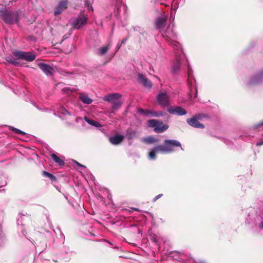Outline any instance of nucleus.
Returning a JSON list of instances; mask_svg holds the SVG:
<instances>
[{"label": "nucleus", "mask_w": 263, "mask_h": 263, "mask_svg": "<svg viewBox=\"0 0 263 263\" xmlns=\"http://www.w3.org/2000/svg\"><path fill=\"white\" fill-rule=\"evenodd\" d=\"M121 95L118 93H110L105 96L103 100L105 101L110 102L112 104V108L113 109H118L122 105V102L120 100Z\"/></svg>", "instance_id": "f257e3e1"}, {"label": "nucleus", "mask_w": 263, "mask_h": 263, "mask_svg": "<svg viewBox=\"0 0 263 263\" xmlns=\"http://www.w3.org/2000/svg\"><path fill=\"white\" fill-rule=\"evenodd\" d=\"M147 123L148 126L154 127V130L156 133H162L168 128V125L163 124L160 120L151 119Z\"/></svg>", "instance_id": "f03ea898"}, {"label": "nucleus", "mask_w": 263, "mask_h": 263, "mask_svg": "<svg viewBox=\"0 0 263 263\" xmlns=\"http://www.w3.org/2000/svg\"><path fill=\"white\" fill-rule=\"evenodd\" d=\"M2 17L5 22L9 24L17 23L20 19L18 12H9L5 11L3 12Z\"/></svg>", "instance_id": "7ed1b4c3"}, {"label": "nucleus", "mask_w": 263, "mask_h": 263, "mask_svg": "<svg viewBox=\"0 0 263 263\" xmlns=\"http://www.w3.org/2000/svg\"><path fill=\"white\" fill-rule=\"evenodd\" d=\"M204 116L205 115L202 114H196L192 118L187 119L186 122L189 125L194 128H204V125L200 123L199 120H201Z\"/></svg>", "instance_id": "20e7f679"}, {"label": "nucleus", "mask_w": 263, "mask_h": 263, "mask_svg": "<svg viewBox=\"0 0 263 263\" xmlns=\"http://www.w3.org/2000/svg\"><path fill=\"white\" fill-rule=\"evenodd\" d=\"M14 56L17 59H21L26 61L31 62L35 60L36 55L29 52H25L21 50H15L12 52Z\"/></svg>", "instance_id": "39448f33"}, {"label": "nucleus", "mask_w": 263, "mask_h": 263, "mask_svg": "<svg viewBox=\"0 0 263 263\" xmlns=\"http://www.w3.org/2000/svg\"><path fill=\"white\" fill-rule=\"evenodd\" d=\"M164 144L166 153H171L174 152V147H181V143L175 140H165L164 141Z\"/></svg>", "instance_id": "423d86ee"}, {"label": "nucleus", "mask_w": 263, "mask_h": 263, "mask_svg": "<svg viewBox=\"0 0 263 263\" xmlns=\"http://www.w3.org/2000/svg\"><path fill=\"white\" fill-rule=\"evenodd\" d=\"M68 0H62L58 3V5L54 9V14L55 15H59L66 10L68 7Z\"/></svg>", "instance_id": "0eeeda50"}, {"label": "nucleus", "mask_w": 263, "mask_h": 263, "mask_svg": "<svg viewBox=\"0 0 263 263\" xmlns=\"http://www.w3.org/2000/svg\"><path fill=\"white\" fill-rule=\"evenodd\" d=\"M87 18L85 16H79L72 23V26L76 29H80L86 23Z\"/></svg>", "instance_id": "6e6552de"}, {"label": "nucleus", "mask_w": 263, "mask_h": 263, "mask_svg": "<svg viewBox=\"0 0 263 263\" xmlns=\"http://www.w3.org/2000/svg\"><path fill=\"white\" fill-rule=\"evenodd\" d=\"M39 67L47 76H52L53 74L54 69L50 65L44 63H39Z\"/></svg>", "instance_id": "1a4fd4ad"}, {"label": "nucleus", "mask_w": 263, "mask_h": 263, "mask_svg": "<svg viewBox=\"0 0 263 263\" xmlns=\"http://www.w3.org/2000/svg\"><path fill=\"white\" fill-rule=\"evenodd\" d=\"M157 101L159 104L163 106L169 105V98L166 93H161L157 97Z\"/></svg>", "instance_id": "9d476101"}, {"label": "nucleus", "mask_w": 263, "mask_h": 263, "mask_svg": "<svg viewBox=\"0 0 263 263\" xmlns=\"http://www.w3.org/2000/svg\"><path fill=\"white\" fill-rule=\"evenodd\" d=\"M138 112L141 114H143L145 115H148L149 114L151 115L153 117H161L163 116L165 114L161 111H155L152 110H147V109H143L142 108H139L138 109Z\"/></svg>", "instance_id": "9b49d317"}, {"label": "nucleus", "mask_w": 263, "mask_h": 263, "mask_svg": "<svg viewBox=\"0 0 263 263\" xmlns=\"http://www.w3.org/2000/svg\"><path fill=\"white\" fill-rule=\"evenodd\" d=\"M167 111L171 114H176L179 116H183L187 114L186 110L180 106L171 107L167 109Z\"/></svg>", "instance_id": "f8f14e48"}, {"label": "nucleus", "mask_w": 263, "mask_h": 263, "mask_svg": "<svg viewBox=\"0 0 263 263\" xmlns=\"http://www.w3.org/2000/svg\"><path fill=\"white\" fill-rule=\"evenodd\" d=\"M138 80L144 87L148 88H151L152 87L151 82L148 80L144 75L142 74H139Z\"/></svg>", "instance_id": "ddd939ff"}, {"label": "nucleus", "mask_w": 263, "mask_h": 263, "mask_svg": "<svg viewBox=\"0 0 263 263\" xmlns=\"http://www.w3.org/2000/svg\"><path fill=\"white\" fill-rule=\"evenodd\" d=\"M124 138V136L117 134L114 136L110 137L109 141L114 145H118L123 142Z\"/></svg>", "instance_id": "4468645a"}, {"label": "nucleus", "mask_w": 263, "mask_h": 263, "mask_svg": "<svg viewBox=\"0 0 263 263\" xmlns=\"http://www.w3.org/2000/svg\"><path fill=\"white\" fill-rule=\"evenodd\" d=\"M167 18L166 16L158 17L156 21V27L158 29L163 28L166 24Z\"/></svg>", "instance_id": "2eb2a0df"}, {"label": "nucleus", "mask_w": 263, "mask_h": 263, "mask_svg": "<svg viewBox=\"0 0 263 263\" xmlns=\"http://www.w3.org/2000/svg\"><path fill=\"white\" fill-rule=\"evenodd\" d=\"M79 99L84 103L90 104L92 102V100L88 96L84 93H79Z\"/></svg>", "instance_id": "dca6fc26"}, {"label": "nucleus", "mask_w": 263, "mask_h": 263, "mask_svg": "<svg viewBox=\"0 0 263 263\" xmlns=\"http://www.w3.org/2000/svg\"><path fill=\"white\" fill-rule=\"evenodd\" d=\"M124 137L128 140L135 138L137 137V132L134 129L128 128L126 130V135Z\"/></svg>", "instance_id": "f3484780"}, {"label": "nucleus", "mask_w": 263, "mask_h": 263, "mask_svg": "<svg viewBox=\"0 0 263 263\" xmlns=\"http://www.w3.org/2000/svg\"><path fill=\"white\" fill-rule=\"evenodd\" d=\"M51 157L53 161L57 163L59 165L63 166L65 164V162L63 159L58 157L54 154H52Z\"/></svg>", "instance_id": "a211bd4d"}, {"label": "nucleus", "mask_w": 263, "mask_h": 263, "mask_svg": "<svg viewBox=\"0 0 263 263\" xmlns=\"http://www.w3.org/2000/svg\"><path fill=\"white\" fill-rule=\"evenodd\" d=\"M142 141L147 144H153L157 143L158 139L152 136H148L143 139Z\"/></svg>", "instance_id": "6ab92c4d"}, {"label": "nucleus", "mask_w": 263, "mask_h": 263, "mask_svg": "<svg viewBox=\"0 0 263 263\" xmlns=\"http://www.w3.org/2000/svg\"><path fill=\"white\" fill-rule=\"evenodd\" d=\"M180 62L179 60L176 61L173 65L172 72L174 73L178 72L180 67Z\"/></svg>", "instance_id": "aec40b11"}, {"label": "nucleus", "mask_w": 263, "mask_h": 263, "mask_svg": "<svg viewBox=\"0 0 263 263\" xmlns=\"http://www.w3.org/2000/svg\"><path fill=\"white\" fill-rule=\"evenodd\" d=\"M42 174L44 177L49 178L52 181H57V178L55 176L46 171H43L42 172Z\"/></svg>", "instance_id": "412c9836"}, {"label": "nucleus", "mask_w": 263, "mask_h": 263, "mask_svg": "<svg viewBox=\"0 0 263 263\" xmlns=\"http://www.w3.org/2000/svg\"><path fill=\"white\" fill-rule=\"evenodd\" d=\"M154 148L157 153L161 152L162 153H166L164 144L157 145L155 146Z\"/></svg>", "instance_id": "4be33fe9"}, {"label": "nucleus", "mask_w": 263, "mask_h": 263, "mask_svg": "<svg viewBox=\"0 0 263 263\" xmlns=\"http://www.w3.org/2000/svg\"><path fill=\"white\" fill-rule=\"evenodd\" d=\"M85 120L88 123L95 127H98L101 126L100 124L95 120L89 119L87 118H85Z\"/></svg>", "instance_id": "5701e85b"}, {"label": "nucleus", "mask_w": 263, "mask_h": 263, "mask_svg": "<svg viewBox=\"0 0 263 263\" xmlns=\"http://www.w3.org/2000/svg\"><path fill=\"white\" fill-rule=\"evenodd\" d=\"M109 46L107 45L106 46L102 47L99 49V54L103 55L105 54L108 50Z\"/></svg>", "instance_id": "b1692460"}, {"label": "nucleus", "mask_w": 263, "mask_h": 263, "mask_svg": "<svg viewBox=\"0 0 263 263\" xmlns=\"http://www.w3.org/2000/svg\"><path fill=\"white\" fill-rule=\"evenodd\" d=\"M156 151L155 148H152L151 151L148 153V157L151 160H155L156 159Z\"/></svg>", "instance_id": "393cba45"}, {"label": "nucleus", "mask_w": 263, "mask_h": 263, "mask_svg": "<svg viewBox=\"0 0 263 263\" xmlns=\"http://www.w3.org/2000/svg\"><path fill=\"white\" fill-rule=\"evenodd\" d=\"M10 129L12 132H13L15 134H20L22 135H25L26 134V133L24 132H23L16 128L11 127Z\"/></svg>", "instance_id": "a878e982"}, {"label": "nucleus", "mask_w": 263, "mask_h": 263, "mask_svg": "<svg viewBox=\"0 0 263 263\" xmlns=\"http://www.w3.org/2000/svg\"><path fill=\"white\" fill-rule=\"evenodd\" d=\"M6 60L8 63L13 64L15 66H17L19 64V62L12 59H7Z\"/></svg>", "instance_id": "bb28decb"}, {"label": "nucleus", "mask_w": 263, "mask_h": 263, "mask_svg": "<svg viewBox=\"0 0 263 263\" xmlns=\"http://www.w3.org/2000/svg\"><path fill=\"white\" fill-rule=\"evenodd\" d=\"M62 91L66 93H68L69 91H71V92L76 91L75 89H70L69 87H65L62 89Z\"/></svg>", "instance_id": "cd10ccee"}, {"label": "nucleus", "mask_w": 263, "mask_h": 263, "mask_svg": "<svg viewBox=\"0 0 263 263\" xmlns=\"http://www.w3.org/2000/svg\"><path fill=\"white\" fill-rule=\"evenodd\" d=\"M60 111L64 115L69 114V112L63 107H61Z\"/></svg>", "instance_id": "c85d7f7f"}, {"label": "nucleus", "mask_w": 263, "mask_h": 263, "mask_svg": "<svg viewBox=\"0 0 263 263\" xmlns=\"http://www.w3.org/2000/svg\"><path fill=\"white\" fill-rule=\"evenodd\" d=\"M162 196H163V194H159L158 195L156 196V197H155L153 198V202H155L157 199H158L159 198H160V197H161Z\"/></svg>", "instance_id": "c756f323"}, {"label": "nucleus", "mask_w": 263, "mask_h": 263, "mask_svg": "<svg viewBox=\"0 0 263 263\" xmlns=\"http://www.w3.org/2000/svg\"><path fill=\"white\" fill-rule=\"evenodd\" d=\"M127 40H128V39L127 37H125L124 39H123L122 41L121 42L120 45L118 47V49H119L120 48V46L122 44H125L126 42V41H127Z\"/></svg>", "instance_id": "7c9ffc66"}, {"label": "nucleus", "mask_w": 263, "mask_h": 263, "mask_svg": "<svg viewBox=\"0 0 263 263\" xmlns=\"http://www.w3.org/2000/svg\"><path fill=\"white\" fill-rule=\"evenodd\" d=\"M151 239L152 242H154L155 243H157L158 240H157V238L156 237H155V236L152 237Z\"/></svg>", "instance_id": "2f4dec72"}, {"label": "nucleus", "mask_w": 263, "mask_h": 263, "mask_svg": "<svg viewBox=\"0 0 263 263\" xmlns=\"http://www.w3.org/2000/svg\"><path fill=\"white\" fill-rule=\"evenodd\" d=\"M256 146H261L262 145H263V140L261 142H257L256 144Z\"/></svg>", "instance_id": "473e14b6"}, {"label": "nucleus", "mask_w": 263, "mask_h": 263, "mask_svg": "<svg viewBox=\"0 0 263 263\" xmlns=\"http://www.w3.org/2000/svg\"><path fill=\"white\" fill-rule=\"evenodd\" d=\"M195 95H194V98H196L197 96V88H196V87H195Z\"/></svg>", "instance_id": "72a5a7b5"}, {"label": "nucleus", "mask_w": 263, "mask_h": 263, "mask_svg": "<svg viewBox=\"0 0 263 263\" xmlns=\"http://www.w3.org/2000/svg\"><path fill=\"white\" fill-rule=\"evenodd\" d=\"M262 125H263V121H262L260 122L258 124V125H257V127H260V126H262Z\"/></svg>", "instance_id": "f704fd0d"}, {"label": "nucleus", "mask_w": 263, "mask_h": 263, "mask_svg": "<svg viewBox=\"0 0 263 263\" xmlns=\"http://www.w3.org/2000/svg\"><path fill=\"white\" fill-rule=\"evenodd\" d=\"M259 78H260V79H263V71H262L260 72V74H259Z\"/></svg>", "instance_id": "c9c22d12"}, {"label": "nucleus", "mask_w": 263, "mask_h": 263, "mask_svg": "<svg viewBox=\"0 0 263 263\" xmlns=\"http://www.w3.org/2000/svg\"><path fill=\"white\" fill-rule=\"evenodd\" d=\"M76 163H77V165H78V166H81V167H84V165H83L81 164H80V163H79V162H77Z\"/></svg>", "instance_id": "e433bc0d"}, {"label": "nucleus", "mask_w": 263, "mask_h": 263, "mask_svg": "<svg viewBox=\"0 0 263 263\" xmlns=\"http://www.w3.org/2000/svg\"><path fill=\"white\" fill-rule=\"evenodd\" d=\"M190 95L191 96V97H192V87H190Z\"/></svg>", "instance_id": "4c0bfd02"}, {"label": "nucleus", "mask_w": 263, "mask_h": 263, "mask_svg": "<svg viewBox=\"0 0 263 263\" xmlns=\"http://www.w3.org/2000/svg\"><path fill=\"white\" fill-rule=\"evenodd\" d=\"M67 37H68L66 36V35H64V36H63V40H65V39H66Z\"/></svg>", "instance_id": "58836bf2"}, {"label": "nucleus", "mask_w": 263, "mask_h": 263, "mask_svg": "<svg viewBox=\"0 0 263 263\" xmlns=\"http://www.w3.org/2000/svg\"><path fill=\"white\" fill-rule=\"evenodd\" d=\"M261 228L263 229V222H261Z\"/></svg>", "instance_id": "ea45409f"}, {"label": "nucleus", "mask_w": 263, "mask_h": 263, "mask_svg": "<svg viewBox=\"0 0 263 263\" xmlns=\"http://www.w3.org/2000/svg\"><path fill=\"white\" fill-rule=\"evenodd\" d=\"M200 263H207V262L205 261H200Z\"/></svg>", "instance_id": "a19ab883"}]
</instances>
